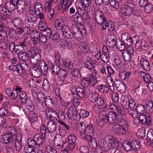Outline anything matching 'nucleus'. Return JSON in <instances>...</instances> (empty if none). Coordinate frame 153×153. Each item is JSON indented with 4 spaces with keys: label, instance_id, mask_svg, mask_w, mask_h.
Instances as JSON below:
<instances>
[{
    "label": "nucleus",
    "instance_id": "1",
    "mask_svg": "<svg viewBox=\"0 0 153 153\" xmlns=\"http://www.w3.org/2000/svg\"><path fill=\"white\" fill-rule=\"evenodd\" d=\"M78 125L79 126V134L82 138L91 143L93 148L97 147V144L95 138L91 135L87 134V132H88L94 135L96 128L91 124H89L86 123L85 121L79 122Z\"/></svg>",
    "mask_w": 153,
    "mask_h": 153
},
{
    "label": "nucleus",
    "instance_id": "2",
    "mask_svg": "<svg viewBox=\"0 0 153 153\" xmlns=\"http://www.w3.org/2000/svg\"><path fill=\"white\" fill-rule=\"evenodd\" d=\"M44 137L43 138L39 134H35L33 137V139L30 138L28 139L27 144L36 149H40L44 144Z\"/></svg>",
    "mask_w": 153,
    "mask_h": 153
},
{
    "label": "nucleus",
    "instance_id": "3",
    "mask_svg": "<svg viewBox=\"0 0 153 153\" xmlns=\"http://www.w3.org/2000/svg\"><path fill=\"white\" fill-rule=\"evenodd\" d=\"M102 114L103 117H105L107 121L109 123L114 124L117 123L118 120L119 116L120 115H116L114 114L113 112L110 111L108 113L105 111H102Z\"/></svg>",
    "mask_w": 153,
    "mask_h": 153
},
{
    "label": "nucleus",
    "instance_id": "4",
    "mask_svg": "<svg viewBox=\"0 0 153 153\" xmlns=\"http://www.w3.org/2000/svg\"><path fill=\"white\" fill-rule=\"evenodd\" d=\"M95 19L96 22L102 26L107 23V20L104 13L99 10H97L95 11Z\"/></svg>",
    "mask_w": 153,
    "mask_h": 153
},
{
    "label": "nucleus",
    "instance_id": "5",
    "mask_svg": "<svg viewBox=\"0 0 153 153\" xmlns=\"http://www.w3.org/2000/svg\"><path fill=\"white\" fill-rule=\"evenodd\" d=\"M111 81L112 82L113 85H114L118 91L122 93L126 92V88L125 84L120 79H115L114 82L111 79Z\"/></svg>",
    "mask_w": 153,
    "mask_h": 153
},
{
    "label": "nucleus",
    "instance_id": "6",
    "mask_svg": "<svg viewBox=\"0 0 153 153\" xmlns=\"http://www.w3.org/2000/svg\"><path fill=\"white\" fill-rule=\"evenodd\" d=\"M16 5L10 1H8L4 4V9L2 8L1 10H2L4 15H11V12H13L15 9Z\"/></svg>",
    "mask_w": 153,
    "mask_h": 153
},
{
    "label": "nucleus",
    "instance_id": "7",
    "mask_svg": "<svg viewBox=\"0 0 153 153\" xmlns=\"http://www.w3.org/2000/svg\"><path fill=\"white\" fill-rule=\"evenodd\" d=\"M37 97L38 99L44 101L45 105L48 108L50 107V105L54 103L52 99L50 97L46 96L42 93H39L37 94Z\"/></svg>",
    "mask_w": 153,
    "mask_h": 153
},
{
    "label": "nucleus",
    "instance_id": "8",
    "mask_svg": "<svg viewBox=\"0 0 153 153\" xmlns=\"http://www.w3.org/2000/svg\"><path fill=\"white\" fill-rule=\"evenodd\" d=\"M45 113L47 118L53 120L58 117V115L57 112L53 108L51 107L48 108L45 110Z\"/></svg>",
    "mask_w": 153,
    "mask_h": 153
},
{
    "label": "nucleus",
    "instance_id": "9",
    "mask_svg": "<svg viewBox=\"0 0 153 153\" xmlns=\"http://www.w3.org/2000/svg\"><path fill=\"white\" fill-rule=\"evenodd\" d=\"M68 138L69 143L68 142L65 141V143L67 148L71 151L73 150L76 146L75 143L76 137L74 135L71 134L68 137Z\"/></svg>",
    "mask_w": 153,
    "mask_h": 153
},
{
    "label": "nucleus",
    "instance_id": "10",
    "mask_svg": "<svg viewBox=\"0 0 153 153\" xmlns=\"http://www.w3.org/2000/svg\"><path fill=\"white\" fill-rule=\"evenodd\" d=\"M72 94L74 98L77 99L85 98L86 96L85 90L81 87L77 88L76 90V94L73 92L72 93Z\"/></svg>",
    "mask_w": 153,
    "mask_h": 153
},
{
    "label": "nucleus",
    "instance_id": "11",
    "mask_svg": "<svg viewBox=\"0 0 153 153\" xmlns=\"http://www.w3.org/2000/svg\"><path fill=\"white\" fill-rule=\"evenodd\" d=\"M116 38L114 34L109 35L107 37L106 43L107 45L109 48H113L117 41L116 40Z\"/></svg>",
    "mask_w": 153,
    "mask_h": 153
},
{
    "label": "nucleus",
    "instance_id": "12",
    "mask_svg": "<svg viewBox=\"0 0 153 153\" xmlns=\"http://www.w3.org/2000/svg\"><path fill=\"white\" fill-rule=\"evenodd\" d=\"M55 25L56 30L58 33H60L64 27L67 26L65 25L64 20L62 18H59L56 19L55 22Z\"/></svg>",
    "mask_w": 153,
    "mask_h": 153
},
{
    "label": "nucleus",
    "instance_id": "13",
    "mask_svg": "<svg viewBox=\"0 0 153 153\" xmlns=\"http://www.w3.org/2000/svg\"><path fill=\"white\" fill-rule=\"evenodd\" d=\"M22 135L20 134L16 135L14 141L15 142V147L17 151H20L23 147L22 142Z\"/></svg>",
    "mask_w": 153,
    "mask_h": 153
},
{
    "label": "nucleus",
    "instance_id": "14",
    "mask_svg": "<svg viewBox=\"0 0 153 153\" xmlns=\"http://www.w3.org/2000/svg\"><path fill=\"white\" fill-rule=\"evenodd\" d=\"M30 72L33 76L35 78L39 77L42 75L41 70L38 65H35L31 66Z\"/></svg>",
    "mask_w": 153,
    "mask_h": 153
},
{
    "label": "nucleus",
    "instance_id": "15",
    "mask_svg": "<svg viewBox=\"0 0 153 153\" xmlns=\"http://www.w3.org/2000/svg\"><path fill=\"white\" fill-rule=\"evenodd\" d=\"M9 68L11 71L14 72H16L22 77H24L25 76L26 72L25 71H22L21 69V68L20 65H11L9 66Z\"/></svg>",
    "mask_w": 153,
    "mask_h": 153
},
{
    "label": "nucleus",
    "instance_id": "16",
    "mask_svg": "<svg viewBox=\"0 0 153 153\" xmlns=\"http://www.w3.org/2000/svg\"><path fill=\"white\" fill-rule=\"evenodd\" d=\"M56 122L53 120H49L47 123V129L48 132L51 133L55 132L57 129Z\"/></svg>",
    "mask_w": 153,
    "mask_h": 153
},
{
    "label": "nucleus",
    "instance_id": "17",
    "mask_svg": "<svg viewBox=\"0 0 153 153\" xmlns=\"http://www.w3.org/2000/svg\"><path fill=\"white\" fill-rule=\"evenodd\" d=\"M140 64L143 70L146 71H149L151 68L149 62L144 58H141L140 59Z\"/></svg>",
    "mask_w": 153,
    "mask_h": 153
},
{
    "label": "nucleus",
    "instance_id": "18",
    "mask_svg": "<svg viewBox=\"0 0 153 153\" xmlns=\"http://www.w3.org/2000/svg\"><path fill=\"white\" fill-rule=\"evenodd\" d=\"M60 33L62 34L65 38L67 39H71L74 37L73 33L67 26L64 27Z\"/></svg>",
    "mask_w": 153,
    "mask_h": 153
},
{
    "label": "nucleus",
    "instance_id": "19",
    "mask_svg": "<svg viewBox=\"0 0 153 153\" xmlns=\"http://www.w3.org/2000/svg\"><path fill=\"white\" fill-rule=\"evenodd\" d=\"M99 146L101 148L104 152H107L109 150L110 146L109 142H107L104 139H100L98 142Z\"/></svg>",
    "mask_w": 153,
    "mask_h": 153
},
{
    "label": "nucleus",
    "instance_id": "20",
    "mask_svg": "<svg viewBox=\"0 0 153 153\" xmlns=\"http://www.w3.org/2000/svg\"><path fill=\"white\" fill-rule=\"evenodd\" d=\"M102 53L101 56L102 60L105 63L108 62L109 60V57L107 47L104 46L102 47Z\"/></svg>",
    "mask_w": 153,
    "mask_h": 153
},
{
    "label": "nucleus",
    "instance_id": "21",
    "mask_svg": "<svg viewBox=\"0 0 153 153\" xmlns=\"http://www.w3.org/2000/svg\"><path fill=\"white\" fill-rule=\"evenodd\" d=\"M139 121L143 124H146L147 126L151 124V118L149 117H146L144 115H140L139 117Z\"/></svg>",
    "mask_w": 153,
    "mask_h": 153
},
{
    "label": "nucleus",
    "instance_id": "22",
    "mask_svg": "<svg viewBox=\"0 0 153 153\" xmlns=\"http://www.w3.org/2000/svg\"><path fill=\"white\" fill-rule=\"evenodd\" d=\"M5 94L10 98L15 99L18 96V92L14 91L13 88V90L10 88H7L5 89Z\"/></svg>",
    "mask_w": 153,
    "mask_h": 153
},
{
    "label": "nucleus",
    "instance_id": "23",
    "mask_svg": "<svg viewBox=\"0 0 153 153\" xmlns=\"http://www.w3.org/2000/svg\"><path fill=\"white\" fill-rule=\"evenodd\" d=\"M128 106V113L130 115L132 114L133 112H136L137 108L135 102L133 100H130L129 102ZM132 116H133V115H132Z\"/></svg>",
    "mask_w": 153,
    "mask_h": 153
},
{
    "label": "nucleus",
    "instance_id": "24",
    "mask_svg": "<svg viewBox=\"0 0 153 153\" xmlns=\"http://www.w3.org/2000/svg\"><path fill=\"white\" fill-rule=\"evenodd\" d=\"M108 142L111 148H115L119 147V142L115 138L111 137L108 139Z\"/></svg>",
    "mask_w": 153,
    "mask_h": 153
},
{
    "label": "nucleus",
    "instance_id": "25",
    "mask_svg": "<svg viewBox=\"0 0 153 153\" xmlns=\"http://www.w3.org/2000/svg\"><path fill=\"white\" fill-rule=\"evenodd\" d=\"M18 94H19V97L21 99V101L22 104L26 105L28 103V101L29 100L27 99L25 92L22 91L20 93H18Z\"/></svg>",
    "mask_w": 153,
    "mask_h": 153
},
{
    "label": "nucleus",
    "instance_id": "26",
    "mask_svg": "<svg viewBox=\"0 0 153 153\" xmlns=\"http://www.w3.org/2000/svg\"><path fill=\"white\" fill-rule=\"evenodd\" d=\"M17 55L21 60H28L30 57V55L29 53L21 51L17 53Z\"/></svg>",
    "mask_w": 153,
    "mask_h": 153
},
{
    "label": "nucleus",
    "instance_id": "27",
    "mask_svg": "<svg viewBox=\"0 0 153 153\" xmlns=\"http://www.w3.org/2000/svg\"><path fill=\"white\" fill-rule=\"evenodd\" d=\"M97 63V62L93 59L91 58H88L85 62V67L89 70L94 68L93 65Z\"/></svg>",
    "mask_w": 153,
    "mask_h": 153
},
{
    "label": "nucleus",
    "instance_id": "28",
    "mask_svg": "<svg viewBox=\"0 0 153 153\" xmlns=\"http://www.w3.org/2000/svg\"><path fill=\"white\" fill-rule=\"evenodd\" d=\"M106 27L107 28V29L109 31H113L114 29V22L111 21H109L108 23L107 21L106 23H105V24L102 26L101 28L102 29L105 30Z\"/></svg>",
    "mask_w": 153,
    "mask_h": 153
},
{
    "label": "nucleus",
    "instance_id": "29",
    "mask_svg": "<svg viewBox=\"0 0 153 153\" xmlns=\"http://www.w3.org/2000/svg\"><path fill=\"white\" fill-rule=\"evenodd\" d=\"M26 19H27L28 23L29 24H34L36 23V16L30 14H26Z\"/></svg>",
    "mask_w": 153,
    "mask_h": 153
},
{
    "label": "nucleus",
    "instance_id": "30",
    "mask_svg": "<svg viewBox=\"0 0 153 153\" xmlns=\"http://www.w3.org/2000/svg\"><path fill=\"white\" fill-rule=\"evenodd\" d=\"M63 65L68 68H72L74 67V64L71 59L65 58L62 60Z\"/></svg>",
    "mask_w": 153,
    "mask_h": 153
},
{
    "label": "nucleus",
    "instance_id": "31",
    "mask_svg": "<svg viewBox=\"0 0 153 153\" xmlns=\"http://www.w3.org/2000/svg\"><path fill=\"white\" fill-rule=\"evenodd\" d=\"M120 10L121 13L125 16H129L132 14V10L125 5L121 7Z\"/></svg>",
    "mask_w": 153,
    "mask_h": 153
},
{
    "label": "nucleus",
    "instance_id": "32",
    "mask_svg": "<svg viewBox=\"0 0 153 153\" xmlns=\"http://www.w3.org/2000/svg\"><path fill=\"white\" fill-rule=\"evenodd\" d=\"M72 17L73 18L75 22L80 25L82 24V23L83 22V21L84 20V19L82 16L76 13L72 16Z\"/></svg>",
    "mask_w": 153,
    "mask_h": 153
},
{
    "label": "nucleus",
    "instance_id": "33",
    "mask_svg": "<svg viewBox=\"0 0 153 153\" xmlns=\"http://www.w3.org/2000/svg\"><path fill=\"white\" fill-rule=\"evenodd\" d=\"M67 71L64 70H61L60 71L58 74L59 78L60 80L64 82H66L67 80H65L67 76Z\"/></svg>",
    "mask_w": 153,
    "mask_h": 153
},
{
    "label": "nucleus",
    "instance_id": "34",
    "mask_svg": "<svg viewBox=\"0 0 153 153\" xmlns=\"http://www.w3.org/2000/svg\"><path fill=\"white\" fill-rule=\"evenodd\" d=\"M76 13L79 14L84 19V20H86L88 16V12H86L84 8H81L79 7L78 9H77Z\"/></svg>",
    "mask_w": 153,
    "mask_h": 153
},
{
    "label": "nucleus",
    "instance_id": "35",
    "mask_svg": "<svg viewBox=\"0 0 153 153\" xmlns=\"http://www.w3.org/2000/svg\"><path fill=\"white\" fill-rule=\"evenodd\" d=\"M131 142L128 140L124 141L122 145L123 149L126 151H130L132 150Z\"/></svg>",
    "mask_w": 153,
    "mask_h": 153
},
{
    "label": "nucleus",
    "instance_id": "36",
    "mask_svg": "<svg viewBox=\"0 0 153 153\" xmlns=\"http://www.w3.org/2000/svg\"><path fill=\"white\" fill-rule=\"evenodd\" d=\"M97 89L101 93L107 94L108 93L109 88L107 85L104 84H102L97 87Z\"/></svg>",
    "mask_w": 153,
    "mask_h": 153
},
{
    "label": "nucleus",
    "instance_id": "37",
    "mask_svg": "<svg viewBox=\"0 0 153 153\" xmlns=\"http://www.w3.org/2000/svg\"><path fill=\"white\" fill-rule=\"evenodd\" d=\"M2 139L5 141V143L7 144L13 141V135L7 133L3 136Z\"/></svg>",
    "mask_w": 153,
    "mask_h": 153
},
{
    "label": "nucleus",
    "instance_id": "38",
    "mask_svg": "<svg viewBox=\"0 0 153 153\" xmlns=\"http://www.w3.org/2000/svg\"><path fill=\"white\" fill-rule=\"evenodd\" d=\"M102 114V111L101 112L99 116L100 120L97 123L98 125L101 127H102L105 125L107 122L105 117H103V115Z\"/></svg>",
    "mask_w": 153,
    "mask_h": 153
},
{
    "label": "nucleus",
    "instance_id": "39",
    "mask_svg": "<svg viewBox=\"0 0 153 153\" xmlns=\"http://www.w3.org/2000/svg\"><path fill=\"white\" fill-rule=\"evenodd\" d=\"M131 142V148L132 149L137 151H139L141 147L140 142L135 140H132Z\"/></svg>",
    "mask_w": 153,
    "mask_h": 153
},
{
    "label": "nucleus",
    "instance_id": "40",
    "mask_svg": "<svg viewBox=\"0 0 153 153\" xmlns=\"http://www.w3.org/2000/svg\"><path fill=\"white\" fill-rule=\"evenodd\" d=\"M28 60H20L19 62L20 64V66L21 68V70L22 69V71H25L26 72L25 70H27L28 69L29 67V65L28 62H27V61Z\"/></svg>",
    "mask_w": 153,
    "mask_h": 153
},
{
    "label": "nucleus",
    "instance_id": "41",
    "mask_svg": "<svg viewBox=\"0 0 153 153\" xmlns=\"http://www.w3.org/2000/svg\"><path fill=\"white\" fill-rule=\"evenodd\" d=\"M140 74L142 77L144 81L146 83H149L151 81V76L148 73L141 71L140 73Z\"/></svg>",
    "mask_w": 153,
    "mask_h": 153
},
{
    "label": "nucleus",
    "instance_id": "42",
    "mask_svg": "<svg viewBox=\"0 0 153 153\" xmlns=\"http://www.w3.org/2000/svg\"><path fill=\"white\" fill-rule=\"evenodd\" d=\"M29 43V41L27 38H25L22 41L20 42L18 45H16V46H21L25 50L26 49L27 46Z\"/></svg>",
    "mask_w": 153,
    "mask_h": 153
},
{
    "label": "nucleus",
    "instance_id": "43",
    "mask_svg": "<svg viewBox=\"0 0 153 153\" xmlns=\"http://www.w3.org/2000/svg\"><path fill=\"white\" fill-rule=\"evenodd\" d=\"M86 32L85 28L82 29V30L78 29L77 32L74 33V36L75 38H81L84 35H85Z\"/></svg>",
    "mask_w": 153,
    "mask_h": 153
},
{
    "label": "nucleus",
    "instance_id": "44",
    "mask_svg": "<svg viewBox=\"0 0 153 153\" xmlns=\"http://www.w3.org/2000/svg\"><path fill=\"white\" fill-rule=\"evenodd\" d=\"M98 96L97 94L92 92L90 93L88 96L89 100L91 102H95L98 99Z\"/></svg>",
    "mask_w": 153,
    "mask_h": 153
},
{
    "label": "nucleus",
    "instance_id": "45",
    "mask_svg": "<svg viewBox=\"0 0 153 153\" xmlns=\"http://www.w3.org/2000/svg\"><path fill=\"white\" fill-rule=\"evenodd\" d=\"M119 116L118 120H117V123H119L118 124L120 126H128V123L123 118V114H119Z\"/></svg>",
    "mask_w": 153,
    "mask_h": 153
},
{
    "label": "nucleus",
    "instance_id": "46",
    "mask_svg": "<svg viewBox=\"0 0 153 153\" xmlns=\"http://www.w3.org/2000/svg\"><path fill=\"white\" fill-rule=\"evenodd\" d=\"M56 99L58 100H59L60 102V103L62 104V105L65 106L69 105V102L67 101H65L62 99L59 93H56Z\"/></svg>",
    "mask_w": 153,
    "mask_h": 153
},
{
    "label": "nucleus",
    "instance_id": "47",
    "mask_svg": "<svg viewBox=\"0 0 153 153\" xmlns=\"http://www.w3.org/2000/svg\"><path fill=\"white\" fill-rule=\"evenodd\" d=\"M137 136L140 139H143L145 136V129L142 127L139 129L137 133Z\"/></svg>",
    "mask_w": 153,
    "mask_h": 153
},
{
    "label": "nucleus",
    "instance_id": "48",
    "mask_svg": "<svg viewBox=\"0 0 153 153\" xmlns=\"http://www.w3.org/2000/svg\"><path fill=\"white\" fill-rule=\"evenodd\" d=\"M45 151L47 153H57V151L51 145L45 144Z\"/></svg>",
    "mask_w": 153,
    "mask_h": 153
},
{
    "label": "nucleus",
    "instance_id": "49",
    "mask_svg": "<svg viewBox=\"0 0 153 153\" xmlns=\"http://www.w3.org/2000/svg\"><path fill=\"white\" fill-rule=\"evenodd\" d=\"M108 2L111 6L116 9H118L119 8L120 5H121L119 1L117 0H109Z\"/></svg>",
    "mask_w": 153,
    "mask_h": 153
},
{
    "label": "nucleus",
    "instance_id": "50",
    "mask_svg": "<svg viewBox=\"0 0 153 153\" xmlns=\"http://www.w3.org/2000/svg\"><path fill=\"white\" fill-rule=\"evenodd\" d=\"M33 146L26 145L24 148V151L25 153H36Z\"/></svg>",
    "mask_w": 153,
    "mask_h": 153
},
{
    "label": "nucleus",
    "instance_id": "51",
    "mask_svg": "<svg viewBox=\"0 0 153 153\" xmlns=\"http://www.w3.org/2000/svg\"><path fill=\"white\" fill-rule=\"evenodd\" d=\"M76 107L74 106H70L67 110L66 114L67 115L68 118H71L73 116V114L75 111Z\"/></svg>",
    "mask_w": 153,
    "mask_h": 153
},
{
    "label": "nucleus",
    "instance_id": "52",
    "mask_svg": "<svg viewBox=\"0 0 153 153\" xmlns=\"http://www.w3.org/2000/svg\"><path fill=\"white\" fill-rule=\"evenodd\" d=\"M48 26L45 21L40 20L39 23L38 27L40 30L43 31Z\"/></svg>",
    "mask_w": 153,
    "mask_h": 153
},
{
    "label": "nucleus",
    "instance_id": "53",
    "mask_svg": "<svg viewBox=\"0 0 153 153\" xmlns=\"http://www.w3.org/2000/svg\"><path fill=\"white\" fill-rule=\"evenodd\" d=\"M90 77H85L82 79L81 82V85L84 87H88L90 83Z\"/></svg>",
    "mask_w": 153,
    "mask_h": 153
},
{
    "label": "nucleus",
    "instance_id": "54",
    "mask_svg": "<svg viewBox=\"0 0 153 153\" xmlns=\"http://www.w3.org/2000/svg\"><path fill=\"white\" fill-rule=\"evenodd\" d=\"M145 106L142 104H139L137 106V108L136 109L137 113L139 114H143L145 111Z\"/></svg>",
    "mask_w": 153,
    "mask_h": 153
},
{
    "label": "nucleus",
    "instance_id": "55",
    "mask_svg": "<svg viewBox=\"0 0 153 153\" xmlns=\"http://www.w3.org/2000/svg\"><path fill=\"white\" fill-rule=\"evenodd\" d=\"M117 48L120 51H124L125 49V46L124 43L120 40L118 41L116 44Z\"/></svg>",
    "mask_w": 153,
    "mask_h": 153
},
{
    "label": "nucleus",
    "instance_id": "56",
    "mask_svg": "<svg viewBox=\"0 0 153 153\" xmlns=\"http://www.w3.org/2000/svg\"><path fill=\"white\" fill-rule=\"evenodd\" d=\"M13 25L16 27L21 26L23 25V22L20 19H15L13 21Z\"/></svg>",
    "mask_w": 153,
    "mask_h": 153
},
{
    "label": "nucleus",
    "instance_id": "57",
    "mask_svg": "<svg viewBox=\"0 0 153 153\" xmlns=\"http://www.w3.org/2000/svg\"><path fill=\"white\" fill-rule=\"evenodd\" d=\"M60 67L57 65H53L51 69V72L53 74L58 75L60 71Z\"/></svg>",
    "mask_w": 153,
    "mask_h": 153
},
{
    "label": "nucleus",
    "instance_id": "58",
    "mask_svg": "<svg viewBox=\"0 0 153 153\" xmlns=\"http://www.w3.org/2000/svg\"><path fill=\"white\" fill-rule=\"evenodd\" d=\"M124 5L131 10L134 9L135 7V3L131 0L127 1Z\"/></svg>",
    "mask_w": 153,
    "mask_h": 153
},
{
    "label": "nucleus",
    "instance_id": "59",
    "mask_svg": "<svg viewBox=\"0 0 153 153\" xmlns=\"http://www.w3.org/2000/svg\"><path fill=\"white\" fill-rule=\"evenodd\" d=\"M37 60L38 62H39V65H44L45 64V61L41 59V56L40 54H37L34 55V56L32 57V60Z\"/></svg>",
    "mask_w": 153,
    "mask_h": 153
},
{
    "label": "nucleus",
    "instance_id": "60",
    "mask_svg": "<svg viewBox=\"0 0 153 153\" xmlns=\"http://www.w3.org/2000/svg\"><path fill=\"white\" fill-rule=\"evenodd\" d=\"M122 55L124 60L128 62L130 61L131 57L132 56V55L124 51L122 52Z\"/></svg>",
    "mask_w": 153,
    "mask_h": 153
},
{
    "label": "nucleus",
    "instance_id": "61",
    "mask_svg": "<svg viewBox=\"0 0 153 153\" xmlns=\"http://www.w3.org/2000/svg\"><path fill=\"white\" fill-rule=\"evenodd\" d=\"M56 147L58 149H60L64 148H67V146L65 142L64 143H54Z\"/></svg>",
    "mask_w": 153,
    "mask_h": 153
},
{
    "label": "nucleus",
    "instance_id": "62",
    "mask_svg": "<svg viewBox=\"0 0 153 153\" xmlns=\"http://www.w3.org/2000/svg\"><path fill=\"white\" fill-rule=\"evenodd\" d=\"M7 133L13 136L17 134V131L14 127L10 126L7 128Z\"/></svg>",
    "mask_w": 153,
    "mask_h": 153
},
{
    "label": "nucleus",
    "instance_id": "63",
    "mask_svg": "<svg viewBox=\"0 0 153 153\" xmlns=\"http://www.w3.org/2000/svg\"><path fill=\"white\" fill-rule=\"evenodd\" d=\"M132 14L133 13V15L134 17H138L141 15V11L140 9L138 7H135L132 10Z\"/></svg>",
    "mask_w": 153,
    "mask_h": 153
},
{
    "label": "nucleus",
    "instance_id": "64",
    "mask_svg": "<svg viewBox=\"0 0 153 153\" xmlns=\"http://www.w3.org/2000/svg\"><path fill=\"white\" fill-rule=\"evenodd\" d=\"M144 10L145 12L147 13H150L153 10V6L150 3H149L144 7Z\"/></svg>",
    "mask_w": 153,
    "mask_h": 153
}]
</instances>
